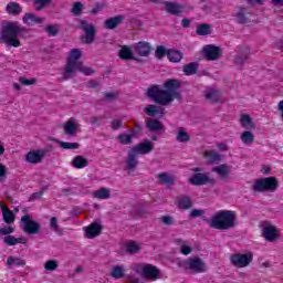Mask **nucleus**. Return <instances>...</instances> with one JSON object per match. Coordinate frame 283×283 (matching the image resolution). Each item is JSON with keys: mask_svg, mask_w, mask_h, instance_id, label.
<instances>
[{"mask_svg": "<svg viewBox=\"0 0 283 283\" xmlns=\"http://www.w3.org/2000/svg\"><path fill=\"white\" fill-rule=\"evenodd\" d=\"M166 90L160 88V85L154 84L149 86L146 91V96L160 107H168L174 101H182V93H180V87L182 84L180 80L168 78L164 83Z\"/></svg>", "mask_w": 283, "mask_h": 283, "instance_id": "nucleus-1", "label": "nucleus"}, {"mask_svg": "<svg viewBox=\"0 0 283 283\" xmlns=\"http://www.w3.org/2000/svg\"><path fill=\"white\" fill-rule=\"evenodd\" d=\"M28 32L24 27L19 25L17 21L7 22L0 32V43H4L10 48H21L19 35Z\"/></svg>", "mask_w": 283, "mask_h": 283, "instance_id": "nucleus-2", "label": "nucleus"}, {"mask_svg": "<svg viewBox=\"0 0 283 283\" xmlns=\"http://www.w3.org/2000/svg\"><path fill=\"white\" fill-rule=\"evenodd\" d=\"M235 212L232 210H221L214 213L211 219L206 222L210 229H218L219 231H229L235 227Z\"/></svg>", "mask_w": 283, "mask_h": 283, "instance_id": "nucleus-3", "label": "nucleus"}, {"mask_svg": "<svg viewBox=\"0 0 283 283\" xmlns=\"http://www.w3.org/2000/svg\"><path fill=\"white\" fill-rule=\"evenodd\" d=\"M81 56H83V52H81V49H72L70 51L69 57L66 60V64L64 66V73H63L64 81L72 78V74L76 72V67H78L81 63L78 62V59H81Z\"/></svg>", "mask_w": 283, "mask_h": 283, "instance_id": "nucleus-4", "label": "nucleus"}, {"mask_svg": "<svg viewBox=\"0 0 283 283\" xmlns=\"http://www.w3.org/2000/svg\"><path fill=\"white\" fill-rule=\"evenodd\" d=\"M280 187V182L275 177L260 178L254 181L253 191L264 193V191H275Z\"/></svg>", "mask_w": 283, "mask_h": 283, "instance_id": "nucleus-5", "label": "nucleus"}, {"mask_svg": "<svg viewBox=\"0 0 283 283\" xmlns=\"http://www.w3.org/2000/svg\"><path fill=\"white\" fill-rule=\"evenodd\" d=\"M180 269H185V271H191L192 273H205V268L207 266L202 259L195 256L182 260L178 263Z\"/></svg>", "mask_w": 283, "mask_h": 283, "instance_id": "nucleus-6", "label": "nucleus"}, {"mask_svg": "<svg viewBox=\"0 0 283 283\" xmlns=\"http://www.w3.org/2000/svg\"><path fill=\"white\" fill-rule=\"evenodd\" d=\"M253 262V253H234L230 255V263L235 269H247Z\"/></svg>", "mask_w": 283, "mask_h": 283, "instance_id": "nucleus-7", "label": "nucleus"}, {"mask_svg": "<svg viewBox=\"0 0 283 283\" xmlns=\"http://www.w3.org/2000/svg\"><path fill=\"white\" fill-rule=\"evenodd\" d=\"M20 223L22 227V231H24V233H28L29 235H36V233L41 231V224L38 221L32 220V217H30V214L22 216Z\"/></svg>", "mask_w": 283, "mask_h": 283, "instance_id": "nucleus-8", "label": "nucleus"}, {"mask_svg": "<svg viewBox=\"0 0 283 283\" xmlns=\"http://www.w3.org/2000/svg\"><path fill=\"white\" fill-rule=\"evenodd\" d=\"M80 28L84 32V43L92 45L96 41V27L92 23H88L86 20L80 22Z\"/></svg>", "mask_w": 283, "mask_h": 283, "instance_id": "nucleus-9", "label": "nucleus"}, {"mask_svg": "<svg viewBox=\"0 0 283 283\" xmlns=\"http://www.w3.org/2000/svg\"><path fill=\"white\" fill-rule=\"evenodd\" d=\"M135 272H142V275H144L146 280H158V277H160V270L151 264L137 265Z\"/></svg>", "mask_w": 283, "mask_h": 283, "instance_id": "nucleus-10", "label": "nucleus"}, {"mask_svg": "<svg viewBox=\"0 0 283 283\" xmlns=\"http://www.w3.org/2000/svg\"><path fill=\"white\" fill-rule=\"evenodd\" d=\"M189 182L195 187H202L203 185H216V179L210 178L207 174L197 172L189 178Z\"/></svg>", "mask_w": 283, "mask_h": 283, "instance_id": "nucleus-11", "label": "nucleus"}, {"mask_svg": "<svg viewBox=\"0 0 283 283\" xmlns=\"http://www.w3.org/2000/svg\"><path fill=\"white\" fill-rule=\"evenodd\" d=\"M48 151V149L31 150L25 155V160L30 165H39V163H43Z\"/></svg>", "mask_w": 283, "mask_h": 283, "instance_id": "nucleus-12", "label": "nucleus"}, {"mask_svg": "<svg viewBox=\"0 0 283 283\" xmlns=\"http://www.w3.org/2000/svg\"><path fill=\"white\" fill-rule=\"evenodd\" d=\"M262 233H263V238H264V240H266V242H275L277 240V238H280V235H282L280 230H277V227L269 226L266 223L263 226Z\"/></svg>", "mask_w": 283, "mask_h": 283, "instance_id": "nucleus-13", "label": "nucleus"}, {"mask_svg": "<svg viewBox=\"0 0 283 283\" xmlns=\"http://www.w3.org/2000/svg\"><path fill=\"white\" fill-rule=\"evenodd\" d=\"M203 56L207 59V61H218L220 59V46H216L213 44L206 45L202 49Z\"/></svg>", "mask_w": 283, "mask_h": 283, "instance_id": "nucleus-14", "label": "nucleus"}, {"mask_svg": "<svg viewBox=\"0 0 283 283\" xmlns=\"http://www.w3.org/2000/svg\"><path fill=\"white\" fill-rule=\"evenodd\" d=\"M132 150L137 155L151 154V151H154V143H151V140L149 139H144L143 143H139L137 146H134Z\"/></svg>", "mask_w": 283, "mask_h": 283, "instance_id": "nucleus-15", "label": "nucleus"}, {"mask_svg": "<svg viewBox=\"0 0 283 283\" xmlns=\"http://www.w3.org/2000/svg\"><path fill=\"white\" fill-rule=\"evenodd\" d=\"M135 52L138 56H149L151 54V44L149 42L140 41L134 45Z\"/></svg>", "mask_w": 283, "mask_h": 283, "instance_id": "nucleus-16", "label": "nucleus"}, {"mask_svg": "<svg viewBox=\"0 0 283 283\" xmlns=\"http://www.w3.org/2000/svg\"><path fill=\"white\" fill-rule=\"evenodd\" d=\"M145 114L150 116L151 118L158 116V118H163L165 116V108L158 106L156 104H149L144 108Z\"/></svg>", "mask_w": 283, "mask_h": 283, "instance_id": "nucleus-17", "label": "nucleus"}, {"mask_svg": "<svg viewBox=\"0 0 283 283\" xmlns=\"http://www.w3.org/2000/svg\"><path fill=\"white\" fill-rule=\"evenodd\" d=\"M63 132L70 138H74L76 134H78V125H76L74 118H70L66 123H64Z\"/></svg>", "mask_w": 283, "mask_h": 283, "instance_id": "nucleus-18", "label": "nucleus"}, {"mask_svg": "<svg viewBox=\"0 0 283 283\" xmlns=\"http://www.w3.org/2000/svg\"><path fill=\"white\" fill-rule=\"evenodd\" d=\"M176 205L178 209L187 211L188 209H191V207H193V201L191 200V197L182 195L177 197Z\"/></svg>", "mask_w": 283, "mask_h": 283, "instance_id": "nucleus-19", "label": "nucleus"}, {"mask_svg": "<svg viewBox=\"0 0 283 283\" xmlns=\"http://www.w3.org/2000/svg\"><path fill=\"white\" fill-rule=\"evenodd\" d=\"M123 21H125L124 15L108 18L104 21V28H106V30H116V28H118Z\"/></svg>", "mask_w": 283, "mask_h": 283, "instance_id": "nucleus-20", "label": "nucleus"}, {"mask_svg": "<svg viewBox=\"0 0 283 283\" xmlns=\"http://www.w3.org/2000/svg\"><path fill=\"white\" fill-rule=\"evenodd\" d=\"M163 6H165L166 12L172 14L174 17H178L182 14V7L176 2L163 1Z\"/></svg>", "mask_w": 283, "mask_h": 283, "instance_id": "nucleus-21", "label": "nucleus"}, {"mask_svg": "<svg viewBox=\"0 0 283 283\" xmlns=\"http://www.w3.org/2000/svg\"><path fill=\"white\" fill-rule=\"evenodd\" d=\"M3 242L7 247H17V244H28V239L25 237L15 238L9 234L3 238Z\"/></svg>", "mask_w": 283, "mask_h": 283, "instance_id": "nucleus-22", "label": "nucleus"}, {"mask_svg": "<svg viewBox=\"0 0 283 283\" xmlns=\"http://www.w3.org/2000/svg\"><path fill=\"white\" fill-rule=\"evenodd\" d=\"M23 23H27V25H41L43 23L44 19L41 17H36V14L29 12L25 13L22 18Z\"/></svg>", "mask_w": 283, "mask_h": 283, "instance_id": "nucleus-23", "label": "nucleus"}, {"mask_svg": "<svg viewBox=\"0 0 283 283\" xmlns=\"http://www.w3.org/2000/svg\"><path fill=\"white\" fill-rule=\"evenodd\" d=\"M136 167H138V155L133 149H130L126 159V169L128 171H134Z\"/></svg>", "mask_w": 283, "mask_h": 283, "instance_id": "nucleus-24", "label": "nucleus"}, {"mask_svg": "<svg viewBox=\"0 0 283 283\" xmlns=\"http://www.w3.org/2000/svg\"><path fill=\"white\" fill-rule=\"evenodd\" d=\"M250 54H251V49H249V46L240 48L239 54L234 57L235 65H242L244 61H248Z\"/></svg>", "mask_w": 283, "mask_h": 283, "instance_id": "nucleus-25", "label": "nucleus"}, {"mask_svg": "<svg viewBox=\"0 0 283 283\" xmlns=\"http://www.w3.org/2000/svg\"><path fill=\"white\" fill-rule=\"evenodd\" d=\"M86 233V238H96L97 235H101V231H103V228L98 223H91L88 227L84 229Z\"/></svg>", "mask_w": 283, "mask_h": 283, "instance_id": "nucleus-26", "label": "nucleus"}, {"mask_svg": "<svg viewBox=\"0 0 283 283\" xmlns=\"http://www.w3.org/2000/svg\"><path fill=\"white\" fill-rule=\"evenodd\" d=\"M238 23L242 25H247V23H251V12L247 10V8L241 7L239 12L237 13Z\"/></svg>", "mask_w": 283, "mask_h": 283, "instance_id": "nucleus-27", "label": "nucleus"}, {"mask_svg": "<svg viewBox=\"0 0 283 283\" xmlns=\"http://www.w3.org/2000/svg\"><path fill=\"white\" fill-rule=\"evenodd\" d=\"M146 127L149 129V132H163V129H165L163 123L156 118H147Z\"/></svg>", "mask_w": 283, "mask_h": 283, "instance_id": "nucleus-28", "label": "nucleus"}, {"mask_svg": "<svg viewBox=\"0 0 283 283\" xmlns=\"http://www.w3.org/2000/svg\"><path fill=\"white\" fill-rule=\"evenodd\" d=\"M175 244L180 248L181 255H191V247L189 245V241L182 239H175Z\"/></svg>", "mask_w": 283, "mask_h": 283, "instance_id": "nucleus-29", "label": "nucleus"}, {"mask_svg": "<svg viewBox=\"0 0 283 283\" xmlns=\"http://www.w3.org/2000/svg\"><path fill=\"white\" fill-rule=\"evenodd\" d=\"M126 253L129 255H136V253L140 252V244L134 240H129L124 244Z\"/></svg>", "mask_w": 283, "mask_h": 283, "instance_id": "nucleus-30", "label": "nucleus"}, {"mask_svg": "<svg viewBox=\"0 0 283 283\" xmlns=\"http://www.w3.org/2000/svg\"><path fill=\"white\" fill-rule=\"evenodd\" d=\"M118 56L122 61H132L134 60V51L128 45H123L118 51Z\"/></svg>", "mask_w": 283, "mask_h": 283, "instance_id": "nucleus-31", "label": "nucleus"}, {"mask_svg": "<svg viewBox=\"0 0 283 283\" xmlns=\"http://www.w3.org/2000/svg\"><path fill=\"white\" fill-rule=\"evenodd\" d=\"M206 101H210L211 103H220V98H222V94L218 90L210 88L205 92Z\"/></svg>", "mask_w": 283, "mask_h": 283, "instance_id": "nucleus-32", "label": "nucleus"}, {"mask_svg": "<svg viewBox=\"0 0 283 283\" xmlns=\"http://www.w3.org/2000/svg\"><path fill=\"white\" fill-rule=\"evenodd\" d=\"M90 165V161L84 156L77 155L72 160V167L75 169H85Z\"/></svg>", "mask_w": 283, "mask_h": 283, "instance_id": "nucleus-33", "label": "nucleus"}, {"mask_svg": "<svg viewBox=\"0 0 283 283\" xmlns=\"http://www.w3.org/2000/svg\"><path fill=\"white\" fill-rule=\"evenodd\" d=\"M203 158L209 163V165H216L220 163L221 157L220 154L216 150H208L203 154Z\"/></svg>", "mask_w": 283, "mask_h": 283, "instance_id": "nucleus-34", "label": "nucleus"}, {"mask_svg": "<svg viewBox=\"0 0 283 283\" xmlns=\"http://www.w3.org/2000/svg\"><path fill=\"white\" fill-rule=\"evenodd\" d=\"M6 10L12 17H19V14L23 12V8H21V4L17 2H9L6 7Z\"/></svg>", "mask_w": 283, "mask_h": 283, "instance_id": "nucleus-35", "label": "nucleus"}, {"mask_svg": "<svg viewBox=\"0 0 283 283\" xmlns=\"http://www.w3.org/2000/svg\"><path fill=\"white\" fill-rule=\"evenodd\" d=\"M111 277H113L114 280H123V277H125V266L113 265L111 270Z\"/></svg>", "mask_w": 283, "mask_h": 283, "instance_id": "nucleus-36", "label": "nucleus"}, {"mask_svg": "<svg viewBox=\"0 0 283 283\" xmlns=\"http://www.w3.org/2000/svg\"><path fill=\"white\" fill-rule=\"evenodd\" d=\"M182 72L186 76H193V74H198V62L185 64Z\"/></svg>", "mask_w": 283, "mask_h": 283, "instance_id": "nucleus-37", "label": "nucleus"}, {"mask_svg": "<svg viewBox=\"0 0 283 283\" xmlns=\"http://www.w3.org/2000/svg\"><path fill=\"white\" fill-rule=\"evenodd\" d=\"M177 143H189L191 140V135L186 133L184 127H179L176 135Z\"/></svg>", "mask_w": 283, "mask_h": 283, "instance_id": "nucleus-38", "label": "nucleus"}, {"mask_svg": "<svg viewBox=\"0 0 283 283\" xmlns=\"http://www.w3.org/2000/svg\"><path fill=\"white\" fill-rule=\"evenodd\" d=\"M93 196L97 198V200H109L112 193L107 188H99L93 192Z\"/></svg>", "mask_w": 283, "mask_h": 283, "instance_id": "nucleus-39", "label": "nucleus"}, {"mask_svg": "<svg viewBox=\"0 0 283 283\" xmlns=\"http://www.w3.org/2000/svg\"><path fill=\"white\" fill-rule=\"evenodd\" d=\"M212 171L218 174V176H220V178H227V176H229V174H231V169H229V166H227L224 164L213 167Z\"/></svg>", "mask_w": 283, "mask_h": 283, "instance_id": "nucleus-40", "label": "nucleus"}, {"mask_svg": "<svg viewBox=\"0 0 283 283\" xmlns=\"http://www.w3.org/2000/svg\"><path fill=\"white\" fill-rule=\"evenodd\" d=\"M167 56L170 63H180V61H182V52L180 51L170 50L168 51Z\"/></svg>", "mask_w": 283, "mask_h": 283, "instance_id": "nucleus-41", "label": "nucleus"}, {"mask_svg": "<svg viewBox=\"0 0 283 283\" xmlns=\"http://www.w3.org/2000/svg\"><path fill=\"white\" fill-rule=\"evenodd\" d=\"M196 33L198 36H207L208 34H211V25L207 23H201L197 25Z\"/></svg>", "mask_w": 283, "mask_h": 283, "instance_id": "nucleus-42", "label": "nucleus"}, {"mask_svg": "<svg viewBox=\"0 0 283 283\" xmlns=\"http://www.w3.org/2000/svg\"><path fill=\"white\" fill-rule=\"evenodd\" d=\"M241 142L243 145H251L255 142V135H253V133L250 130H244L241 134Z\"/></svg>", "mask_w": 283, "mask_h": 283, "instance_id": "nucleus-43", "label": "nucleus"}, {"mask_svg": "<svg viewBox=\"0 0 283 283\" xmlns=\"http://www.w3.org/2000/svg\"><path fill=\"white\" fill-rule=\"evenodd\" d=\"M2 219L4 220L6 224H12L14 222V212L12 210L3 208Z\"/></svg>", "mask_w": 283, "mask_h": 283, "instance_id": "nucleus-44", "label": "nucleus"}, {"mask_svg": "<svg viewBox=\"0 0 283 283\" xmlns=\"http://www.w3.org/2000/svg\"><path fill=\"white\" fill-rule=\"evenodd\" d=\"M240 125L243 127H253V119H251V115L249 114H241L240 117Z\"/></svg>", "mask_w": 283, "mask_h": 283, "instance_id": "nucleus-45", "label": "nucleus"}, {"mask_svg": "<svg viewBox=\"0 0 283 283\" xmlns=\"http://www.w3.org/2000/svg\"><path fill=\"white\" fill-rule=\"evenodd\" d=\"M157 177L163 185H176V181L171 176H168L167 172L159 174Z\"/></svg>", "mask_w": 283, "mask_h": 283, "instance_id": "nucleus-46", "label": "nucleus"}, {"mask_svg": "<svg viewBox=\"0 0 283 283\" xmlns=\"http://www.w3.org/2000/svg\"><path fill=\"white\" fill-rule=\"evenodd\" d=\"M57 145L62 149H78V147H81L78 143H70V142H61V140H57Z\"/></svg>", "mask_w": 283, "mask_h": 283, "instance_id": "nucleus-47", "label": "nucleus"}, {"mask_svg": "<svg viewBox=\"0 0 283 283\" xmlns=\"http://www.w3.org/2000/svg\"><path fill=\"white\" fill-rule=\"evenodd\" d=\"M53 0H33L34 9L38 11L43 10V8H46V6H50Z\"/></svg>", "mask_w": 283, "mask_h": 283, "instance_id": "nucleus-48", "label": "nucleus"}, {"mask_svg": "<svg viewBox=\"0 0 283 283\" xmlns=\"http://www.w3.org/2000/svg\"><path fill=\"white\" fill-rule=\"evenodd\" d=\"M76 70L78 72H82V74H85V76H92L94 74V70L90 66H83V62H80L78 65L76 66Z\"/></svg>", "mask_w": 283, "mask_h": 283, "instance_id": "nucleus-49", "label": "nucleus"}, {"mask_svg": "<svg viewBox=\"0 0 283 283\" xmlns=\"http://www.w3.org/2000/svg\"><path fill=\"white\" fill-rule=\"evenodd\" d=\"M50 227L53 231H55V233L63 235V229L59 228V220L56 219V217L51 218Z\"/></svg>", "mask_w": 283, "mask_h": 283, "instance_id": "nucleus-50", "label": "nucleus"}, {"mask_svg": "<svg viewBox=\"0 0 283 283\" xmlns=\"http://www.w3.org/2000/svg\"><path fill=\"white\" fill-rule=\"evenodd\" d=\"M132 138H134V136L129 135V134H120V135L117 136V140L122 145H130Z\"/></svg>", "mask_w": 283, "mask_h": 283, "instance_id": "nucleus-51", "label": "nucleus"}, {"mask_svg": "<svg viewBox=\"0 0 283 283\" xmlns=\"http://www.w3.org/2000/svg\"><path fill=\"white\" fill-rule=\"evenodd\" d=\"M169 53V51H167V49H165L164 45H158L156 51H155V56L156 59H165V56H167V54Z\"/></svg>", "mask_w": 283, "mask_h": 283, "instance_id": "nucleus-52", "label": "nucleus"}, {"mask_svg": "<svg viewBox=\"0 0 283 283\" xmlns=\"http://www.w3.org/2000/svg\"><path fill=\"white\" fill-rule=\"evenodd\" d=\"M45 271H56L59 269V262L55 260H49L44 264Z\"/></svg>", "mask_w": 283, "mask_h": 283, "instance_id": "nucleus-53", "label": "nucleus"}, {"mask_svg": "<svg viewBox=\"0 0 283 283\" xmlns=\"http://www.w3.org/2000/svg\"><path fill=\"white\" fill-rule=\"evenodd\" d=\"M17 264V266H25V261L21 260V259H14V256H9L7 259V264L8 266H12V264Z\"/></svg>", "mask_w": 283, "mask_h": 283, "instance_id": "nucleus-54", "label": "nucleus"}, {"mask_svg": "<svg viewBox=\"0 0 283 283\" xmlns=\"http://www.w3.org/2000/svg\"><path fill=\"white\" fill-rule=\"evenodd\" d=\"M71 12L75 17H81V13L83 12V3L82 2H75L73 4V8L71 9Z\"/></svg>", "mask_w": 283, "mask_h": 283, "instance_id": "nucleus-55", "label": "nucleus"}, {"mask_svg": "<svg viewBox=\"0 0 283 283\" xmlns=\"http://www.w3.org/2000/svg\"><path fill=\"white\" fill-rule=\"evenodd\" d=\"M12 233H14V227H12V226H7L4 228H0V235H4V238L7 235H12Z\"/></svg>", "mask_w": 283, "mask_h": 283, "instance_id": "nucleus-56", "label": "nucleus"}, {"mask_svg": "<svg viewBox=\"0 0 283 283\" xmlns=\"http://www.w3.org/2000/svg\"><path fill=\"white\" fill-rule=\"evenodd\" d=\"M19 83H20V85L30 86V85H34L36 83V78L20 77Z\"/></svg>", "mask_w": 283, "mask_h": 283, "instance_id": "nucleus-57", "label": "nucleus"}, {"mask_svg": "<svg viewBox=\"0 0 283 283\" xmlns=\"http://www.w3.org/2000/svg\"><path fill=\"white\" fill-rule=\"evenodd\" d=\"M111 127L114 132L120 129V127H123V119H119V118H114L112 122H111Z\"/></svg>", "mask_w": 283, "mask_h": 283, "instance_id": "nucleus-58", "label": "nucleus"}, {"mask_svg": "<svg viewBox=\"0 0 283 283\" xmlns=\"http://www.w3.org/2000/svg\"><path fill=\"white\" fill-rule=\"evenodd\" d=\"M46 32H48V34H50V36H56V34H59V29H56V27L50 24L46 27Z\"/></svg>", "mask_w": 283, "mask_h": 283, "instance_id": "nucleus-59", "label": "nucleus"}, {"mask_svg": "<svg viewBox=\"0 0 283 283\" xmlns=\"http://www.w3.org/2000/svg\"><path fill=\"white\" fill-rule=\"evenodd\" d=\"M43 193H44L43 190L32 193L29 198V202H34V200H39V198H43Z\"/></svg>", "mask_w": 283, "mask_h": 283, "instance_id": "nucleus-60", "label": "nucleus"}, {"mask_svg": "<svg viewBox=\"0 0 283 283\" xmlns=\"http://www.w3.org/2000/svg\"><path fill=\"white\" fill-rule=\"evenodd\" d=\"M161 222L164 224H167L168 227H171V224H174V218H171L169 216H164V217H161Z\"/></svg>", "mask_w": 283, "mask_h": 283, "instance_id": "nucleus-61", "label": "nucleus"}, {"mask_svg": "<svg viewBox=\"0 0 283 283\" xmlns=\"http://www.w3.org/2000/svg\"><path fill=\"white\" fill-rule=\"evenodd\" d=\"M190 216L191 218H200V216H205V210L192 209Z\"/></svg>", "mask_w": 283, "mask_h": 283, "instance_id": "nucleus-62", "label": "nucleus"}, {"mask_svg": "<svg viewBox=\"0 0 283 283\" xmlns=\"http://www.w3.org/2000/svg\"><path fill=\"white\" fill-rule=\"evenodd\" d=\"M98 81L92 80L87 83V86L91 87L92 90H95V87H98Z\"/></svg>", "mask_w": 283, "mask_h": 283, "instance_id": "nucleus-63", "label": "nucleus"}, {"mask_svg": "<svg viewBox=\"0 0 283 283\" xmlns=\"http://www.w3.org/2000/svg\"><path fill=\"white\" fill-rule=\"evenodd\" d=\"M127 280L129 283H140V279L136 276H128Z\"/></svg>", "mask_w": 283, "mask_h": 283, "instance_id": "nucleus-64", "label": "nucleus"}]
</instances>
